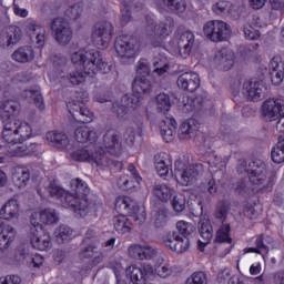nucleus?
Returning a JSON list of instances; mask_svg holds the SVG:
<instances>
[{"label": "nucleus", "mask_w": 284, "mask_h": 284, "mask_svg": "<svg viewBox=\"0 0 284 284\" xmlns=\"http://www.w3.org/2000/svg\"><path fill=\"white\" fill-rule=\"evenodd\" d=\"M71 61L82 70L72 71L67 75L68 81H70L72 85H81V83L85 82V77L90 74H97V72L108 74L112 70V67L103 61L101 51L97 49L75 51L71 54Z\"/></svg>", "instance_id": "f257e3e1"}, {"label": "nucleus", "mask_w": 284, "mask_h": 284, "mask_svg": "<svg viewBox=\"0 0 284 284\" xmlns=\"http://www.w3.org/2000/svg\"><path fill=\"white\" fill-rule=\"evenodd\" d=\"M21 112V105L13 100H7L0 105V119L3 124L2 139L9 145H19V134L17 132V116Z\"/></svg>", "instance_id": "f03ea898"}, {"label": "nucleus", "mask_w": 284, "mask_h": 284, "mask_svg": "<svg viewBox=\"0 0 284 284\" xmlns=\"http://www.w3.org/2000/svg\"><path fill=\"white\" fill-rule=\"evenodd\" d=\"M176 231L166 233L163 236V243L168 250L171 252H176V254H185L190 250V239L194 234L196 227L189 222L179 221L176 223Z\"/></svg>", "instance_id": "7ed1b4c3"}, {"label": "nucleus", "mask_w": 284, "mask_h": 284, "mask_svg": "<svg viewBox=\"0 0 284 284\" xmlns=\"http://www.w3.org/2000/svg\"><path fill=\"white\" fill-rule=\"evenodd\" d=\"M203 34L209 41L219 43L227 41V38L232 34V28L223 20H209L203 26Z\"/></svg>", "instance_id": "20e7f679"}, {"label": "nucleus", "mask_w": 284, "mask_h": 284, "mask_svg": "<svg viewBox=\"0 0 284 284\" xmlns=\"http://www.w3.org/2000/svg\"><path fill=\"white\" fill-rule=\"evenodd\" d=\"M29 236L34 250L44 252V250H50V247H52V237L50 236V233L43 230V225L34 217L31 219Z\"/></svg>", "instance_id": "39448f33"}, {"label": "nucleus", "mask_w": 284, "mask_h": 284, "mask_svg": "<svg viewBox=\"0 0 284 284\" xmlns=\"http://www.w3.org/2000/svg\"><path fill=\"white\" fill-rule=\"evenodd\" d=\"M200 174H203V164H191L185 168L183 162L175 161V179L180 185H193Z\"/></svg>", "instance_id": "423d86ee"}, {"label": "nucleus", "mask_w": 284, "mask_h": 284, "mask_svg": "<svg viewBox=\"0 0 284 284\" xmlns=\"http://www.w3.org/2000/svg\"><path fill=\"white\" fill-rule=\"evenodd\" d=\"M50 30L53 39L57 41L59 45H70L72 42V28L70 27V22L64 18L58 17L51 20Z\"/></svg>", "instance_id": "0eeeda50"}, {"label": "nucleus", "mask_w": 284, "mask_h": 284, "mask_svg": "<svg viewBox=\"0 0 284 284\" xmlns=\"http://www.w3.org/2000/svg\"><path fill=\"white\" fill-rule=\"evenodd\" d=\"M114 34V26L110 21H101L92 28V41L98 48H108Z\"/></svg>", "instance_id": "6e6552de"}, {"label": "nucleus", "mask_w": 284, "mask_h": 284, "mask_svg": "<svg viewBox=\"0 0 284 284\" xmlns=\"http://www.w3.org/2000/svg\"><path fill=\"white\" fill-rule=\"evenodd\" d=\"M284 114V101L282 99H267L261 106V118L266 123L277 121Z\"/></svg>", "instance_id": "1a4fd4ad"}, {"label": "nucleus", "mask_w": 284, "mask_h": 284, "mask_svg": "<svg viewBox=\"0 0 284 284\" xmlns=\"http://www.w3.org/2000/svg\"><path fill=\"white\" fill-rule=\"evenodd\" d=\"M118 159L119 158L110 154V152L100 149L93 154V160L91 163H95L100 170H108L109 168L113 172H121L123 169V162Z\"/></svg>", "instance_id": "9d476101"}, {"label": "nucleus", "mask_w": 284, "mask_h": 284, "mask_svg": "<svg viewBox=\"0 0 284 284\" xmlns=\"http://www.w3.org/2000/svg\"><path fill=\"white\" fill-rule=\"evenodd\" d=\"M68 112L78 123H92L94 113L88 109L83 101L70 100L67 102Z\"/></svg>", "instance_id": "9b49d317"}, {"label": "nucleus", "mask_w": 284, "mask_h": 284, "mask_svg": "<svg viewBox=\"0 0 284 284\" xmlns=\"http://www.w3.org/2000/svg\"><path fill=\"white\" fill-rule=\"evenodd\" d=\"M141 105V97L124 94L120 101L113 102L111 106L112 114L118 119H123L129 110H136Z\"/></svg>", "instance_id": "f8f14e48"}, {"label": "nucleus", "mask_w": 284, "mask_h": 284, "mask_svg": "<svg viewBox=\"0 0 284 284\" xmlns=\"http://www.w3.org/2000/svg\"><path fill=\"white\" fill-rule=\"evenodd\" d=\"M248 180L255 187H260L263 190L265 187V183H267V168L265 163L261 160H255L250 164Z\"/></svg>", "instance_id": "ddd939ff"}, {"label": "nucleus", "mask_w": 284, "mask_h": 284, "mask_svg": "<svg viewBox=\"0 0 284 284\" xmlns=\"http://www.w3.org/2000/svg\"><path fill=\"white\" fill-rule=\"evenodd\" d=\"M114 48L121 59H134L136 57V39L132 36L118 37Z\"/></svg>", "instance_id": "4468645a"}, {"label": "nucleus", "mask_w": 284, "mask_h": 284, "mask_svg": "<svg viewBox=\"0 0 284 284\" xmlns=\"http://www.w3.org/2000/svg\"><path fill=\"white\" fill-rule=\"evenodd\" d=\"M101 241L99 236H94L93 241L84 240L82 243L80 256L81 258H93L92 263L94 265H99V263H103V253L99 251V245Z\"/></svg>", "instance_id": "2eb2a0df"}, {"label": "nucleus", "mask_w": 284, "mask_h": 284, "mask_svg": "<svg viewBox=\"0 0 284 284\" xmlns=\"http://www.w3.org/2000/svg\"><path fill=\"white\" fill-rule=\"evenodd\" d=\"M102 145L112 156H121V135L119 131L110 129L103 135Z\"/></svg>", "instance_id": "dca6fc26"}, {"label": "nucleus", "mask_w": 284, "mask_h": 284, "mask_svg": "<svg viewBox=\"0 0 284 284\" xmlns=\"http://www.w3.org/2000/svg\"><path fill=\"white\" fill-rule=\"evenodd\" d=\"M242 94L246 101L254 103L261 101L263 97V82L245 80L242 85Z\"/></svg>", "instance_id": "f3484780"}, {"label": "nucleus", "mask_w": 284, "mask_h": 284, "mask_svg": "<svg viewBox=\"0 0 284 284\" xmlns=\"http://www.w3.org/2000/svg\"><path fill=\"white\" fill-rule=\"evenodd\" d=\"M22 32L17 26L6 27L0 33L1 48H12L21 41Z\"/></svg>", "instance_id": "a211bd4d"}, {"label": "nucleus", "mask_w": 284, "mask_h": 284, "mask_svg": "<svg viewBox=\"0 0 284 284\" xmlns=\"http://www.w3.org/2000/svg\"><path fill=\"white\" fill-rule=\"evenodd\" d=\"M196 45V37L192 31H183L178 41L179 52L182 59H187Z\"/></svg>", "instance_id": "6ab92c4d"}, {"label": "nucleus", "mask_w": 284, "mask_h": 284, "mask_svg": "<svg viewBox=\"0 0 284 284\" xmlns=\"http://www.w3.org/2000/svg\"><path fill=\"white\" fill-rule=\"evenodd\" d=\"M178 87L185 92H196L201 87V78L196 72H184L178 77Z\"/></svg>", "instance_id": "aec40b11"}, {"label": "nucleus", "mask_w": 284, "mask_h": 284, "mask_svg": "<svg viewBox=\"0 0 284 284\" xmlns=\"http://www.w3.org/2000/svg\"><path fill=\"white\" fill-rule=\"evenodd\" d=\"M172 28H174V19H172V17H166L163 21H160L153 27L154 37L160 39L153 43L154 48H160V45L163 44V39L170 37Z\"/></svg>", "instance_id": "412c9836"}, {"label": "nucleus", "mask_w": 284, "mask_h": 284, "mask_svg": "<svg viewBox=\"0 0 284 284\" xmlns=\"http://www.w3.org/2000/svg\"><path fill=\"white\" fill-rule=\"evenodd\" d=\"M133 93L131 97H140V105L143 101L142 94H152V81L145 75H136L132 83Z\"/></svg>", "instance_id": "4be33fe9"}, {"label": "nucleus", "mask_w": 284, "mask_h": 284, "mask_svg": "<svg viewBox=\"0 0 284 284\" xmlns=\"http://www.w3.org/2000/svg\"><path fill=\"white\" fill-rule=\"evenodd\" d=\"M214 63L216 68L227 72L234 67V53L230 49L220 50L214 57Z\"/></svg>", "instance_id": "5701e85b"}, {"label": "nucleus", "mask_w": 284, "mask_h": 284, "mask_svg": "<svg viewBox=\"0 0 284 284\" xmlns=\"http://www.w3.org/2000/svg\"><path fill=\"white\" fill-rule=\"evenodd\" d=\"M197 230H199L200 236H202L204 239V241H206L204 243L199 241V250L201 252H205V245H207V243H210V241H212V236L214 235L213 234L214 230L212 229V223H210V220H207V219L200 220L199 224H197Z\"/></svg>", "instance_id": "b1692460"}, {"label": "nucleus", "mask_w": 284, "mask_h": 284, "mask_svg": "<svg viewBox=\"0 0 284 284\" xmlns=\"http://www.w3.org/2000/svg\"><path fill=\"white\" fill-rule=\"evenodd\" d=\"M271 81L273 85H281L284 79V63L281 61L280 57H274L271 60Z\"/></svg>", "instance_id": "393cba45"}, {"label": "nucleus", "mask_w": 284, "mask_h": 284, "mask_svg": "<svg viewBox=\"0 0 284 284\" xmlns=\"http://www.w3.org/2000/svg\"><path fill=\"white\" fill-rule=\"evenodd\" d=\"M97 130L90 126H80L74 131V139L78 143H94L97 142Z\"/></svg>", "instance_id": "a878e982"}, {"label": "nucleus", "mask_w": 284, "mask_h": 284, "mask_svg": "<svg viewBox=\"0 0 284 284\" xmlns=\"http://www.w3.org/2000/svg\"><path fill=\"white\" fill-rule=\"evenodd\" d=\"M176 120L174 118H165L160 122V132L166 143H170L176 134Z\"/></svg>", "instance_id": "bb28decb"}, {"label": "nucleus", "mask_w": 284, "mask_h": 284, "mask_svg": "<svg viewBox=\"0 0 284 284\" xmlns=\"http://www.w3.org/2000/svg\"><path fill=\"white\" fill-rule=\"evenodd\" d=\"M19 202L9 200L0 210V220L12 221V219H19Z\"/></svg>", "instance_id": "cd10ccee"}, {"label": "nucleus", "mask_w": 284, "mask_h": 284, "mask_svg": "<svg viewBox=\"0 0 284 284\" xmlns=\"http://www.w3.org/2000/svg\"><path fill=\"white\" fill-rule=\"evenodd\" d=\"M37 258L39 257H32L30 251L23 245L19 246L16 250V261L17 263H19V265H28L29 263H32L33 267H41V265H43V262L37 263Z\"/></svg>", "instance_id": "c85d7f7f"}, {"label": "nucleus", "mask_w": 284, "mask_h": 284, "mask_svg": "<svg viewBox=\"0 0 284 284\" xmlns=\"http://www.w3.org/2000/svg\"><path fill=\"white\" fill-rule=\"evenodd\" d=\"M11 57L18 63H30L34 60V49L30 45L20 47Z\"/></svg>", "instance_id": "c756f323"}, {"label": "nucleus", "mask_w": 284, "mask_h": 284, "mask_svg": "<svg viewBox=\"0 0 284 284\" xmlns=\"http://www.w3.org/2000/svg\"><path fill=\"white\" fill-rule=\"evenodd\" d=\"M45 138L47 141H49V143H51V145L58 150H63V148H67V145L70 143V140H68V135H65V133L50 131L47 133Z\"/></svg>", "instance_id": "7c9ffc66"}, {"label": "nucleus", "mask_w": 284, "mask_h": 284, "mask_svg": "<svg viewBox=\"0 0 284 284\" xmlns=\"http://www.w3.org/2000/svg\"><path fill=\"white\" fill-rule=\"evenodd\" d=\"M152 192L153 196H156L162 203H168L174 196V189L165 184H155Z\"/></svg>", "instance_id": "2f4dec72"}, {"label": "nucleus", "mask_w": 284, "mask_h": 284, "mask_svg": "<svg viewBox=\"0 0 284 284\" xmlns=\"http://www.w3.org/2000/svg\"><path fill=\"white\" fill-rule=\"evenodd\" d=\"M134 201L128 196H120L115 200V210L119 213V216H129L134 206Z\"/></svg>", "instance_id": "473e14b6"}, {"label": "nucleus", "mask_w": 284, "mask_h": 284, "mask_svg": "<svg viewBox=\"0 0 284 284\" xmlns=\"http://www.w3.org/2000/svg\"><path fill=\"white\" fill-rule=\"evenodd\" d=\"M28 31L31 39H36V42L38 45H43V42L45 41V29L39 24H37L36 21L28 23Z\"/></svg>", "instance_id": "72a5a7b5"}, {"label": "nucleus", "mask_w": 284, "mask_h": 284, "mask_svg": "<svg viewBox=\"0 0 284 284\" xmlns=\"http://www.w3.org/2000/svg\"><path fill=\"white\" fill-rule=\"evenodd\" d=\"M70 187L71 192L78 197H85L88 194H90V187H88V183L79 178L71 180Z\"/></svg>", "instance_id": "f704fd0d"}, {"label": "nucleus", "mask_w": 284, "mask_h": 284, "mask_svg": "<svg viewBox=\"0 0 284 284\" xmlns=\"http://www.w3.org/2000/svg\"><path fill=\"white\" fill-rule=\"evenodd\" d=\"M113 225L119 234H128L132 230V220L128 215H118L113 217Z\"/></svg>", "instance_id": "c9c22d12"}, {"label": "nucleus", "mask_w": 284, "mask_h": 284, "mask_svg": "<svg viewBox=\"0 0 284 284\" xmlns=\"http://www.w3.org/2000/svg\"><path fill=\"white\" fill-rule=\"evenodd\" d=\"M72 234H74V231L70 226L62 224L54 230L53 236L57 243L62 245V243L72 239Z\"/></svg>", "instance_id": "e433bc0d"}, {"label": "nucleus", "mask_w": 284, "mask_h": 284, "mask_svg": "<svg viewBox=\"0 0 284 284\" xmlns=\"http://www.w3.org/2000/svg\"><path fill=\"white\" fill-rule=\"evenodd\" d=\"M267 241H272V237L258 235L255 241L256 247H250L248 252L265 256V254H268L270 252V246L267 245Z\"/></svg>", "instance_id": "4c0bfd02"}, {"label": "nucleus", "mask_w": 284, "mask_h": 284, "mask_svg": "<svg viewBox=\"0 0 284 284\" xmlns=\"http://www.w3.org/2000/svg\"><path fill=\"white\" fill-rule=\"evenodd\" d=\"M231 210H232V204L230 203L229 200L220 201L216 205L215 219L221 221V223H225Z\"/></svg>", "instance_id": "58836bf2"}, {"label": "nucleus", "mask_w": 284, "mask_h": 284, "mask_svg": "<svg viewBox=\"0 0 284 284\" xmlns=\"http://www.w3.org/2000/svg\"><path fill=\"white\" fill-rule=\"evenodd\" d=\"M71 159H73V161H79V162H88V163H92L94 153L92 152V150L85 148H81V149H77L75 151L70 153Z\"/></svg>", "instance_id": "ea45409f"}, {"label": "nucleus", "mask_w": 284, "mask_h": 284, "mask_svg": "<svg viewBox=\"0 0 284 284\" xmlns=\"http://www.w3.org/2000/svg\"><path fill=\"white\" fill-rule=\"evenodd\" d=\"M162 2L173 14H183L187 10L185 0H162Z\"/></svg>", "instance_id": "a19ab883"}, {"label": "nucleus", "mask_w": 284, "mask_h": 284, "mask_svg": "<svg viewBox=\"0 0 284 284\" xmlns=\"http://www.w3.org/2000/svg\"><path fill=\"white\" fill-rule=\"evenodd\" d=\"M16 132H18L20 143H23L32 136V126L27 122L19 123V120L16 119Z\"/></svg>", "instance_id": "79ce46f5"}, {"label": "nucleus", "mask_w": 284, "mask_h": 284, "mask_svg": "<svg viewBox=\"0 0 284 284\" xmlns=\"http://www.w3.org/2000/svg\"><path fill=\"white\" fill-rule=\"evenodd\" d=\"M128 216H130L131 221H134L136 225H142V223H145L146 219L145 207L139 206L135 202Z\"/></svg>", "instance_id": "37998d69"}, {"label": "nucleus", "mask_w": 284, "mask_h": 284, "mask_svg": "<svg viewBox=\"0 0 284 284\" xmlns=\"http://www.w3.org/2000/svg\"><path fill=\"white\" fill-rule=\"evenodd\" d=\"M4 234H0V252L8 250L12 241H14L16 232L14 227L7 225Z\"/></svg>", "instance_id": "c03bdc74"}, {"label": "nucleus", "mask_w": 284, "mask_h": 284, "mask_svg": "<svg viewBox=\"0 0 284 284\" xmlns=\"http://www.w3.org/2000/svg\"><path fill=\"white\" fill-rule=\"evenodd\" d=\"M156 110L158 112H170L172 108V100L168 93H160L155 98Z\"/></svg>", "instance_id": "a18cd8bd"}, {"label": "nucleus", "mask_w": 284, "mask_h": 284, "mask_svg": "<svg viewBox=\"0 0 284 284\" xmlns=\"http://www.w3.org/2000/svg\"><path fill=\"white\" fill-rule=\"evenodd\" d=\"M12 181L18 187H26L30 182V171L20 169L12 175Z\"/></svg>", "instance_id": "49530a36"}, {"label": "nucleus", "mask_w": 284, "mask_h": 284, "mask_svg": "<svg viewBox=\"0 0 284 284\" xmlns=\"http://www.w3.org/2000/svg\"><path fill=\"white\" fill-rule=\"evenodd\" d=\"M272 161L274 163H284V138L280 139L271 151Z\"/></svg>", "instance_id": "de8ad7c7"}, {"label": "nucleus", "mask_w": 284, "mask_h": 284, "mask_svg": "<svg viewBox=\"0 0 284 284\" xmlns=\"http://www.w3.org/2000/svg\"><path fill=\"white\" fill-rule=\"evenodd\" d=\"M40 221L44 225H54L59 221V215L54 209H47L40 213Z\"/></svg>", "instance_id": "09e8293b"}, {"label": "nucleus", "mask_w": 284, "mask_h": 284, "mask_svg": "<svg viewBox=\"0 0 284 284\" xmlns=\"http://www.w3.org/2000/svg\"><path fill=\"white\" fill-rule=\"evenodd\" d=\"M74 212H77L81 217L88 216L90 214V202H88V199L84 197H78V201L75 202L73 206Z\"/></svg>", "instance_id": "8fccbe9b"}, {"label": "nucleus", "mask_w": 284, "mask_h": 284, "mask_svg": "<svg viewBox=\"0 0 284 284\" xmlns=\"http://www.w3.org/2000/svg\"><path fill=\"white\" fill-rule=\"evenodd\" d=\"M230 224H222L216 232L215 241L216 243H232V237H230Z\"/></svg>", "instance_id": "3c124183"}, {"label": "nucleus", "mask_w": 284, "mask_h": 284, "mask_svg": "<svg viewBox=\"0 0 284 284\" xmlns=\"http://www.w3.org/2000/svg\"><path fill=\"white\" fill-rule=\"evenodd\" d=\"M126 272L133 284L145 283V274L141 267L130 266Z\"/></svg>", "instance_id": "603ef678"}, {"label": "nucleus", "mask_w": 284, "mask_h": 284, "mask_svg": "<svg viewBox=\"0 0 284 284\" xmlns=\"http://www.w3.org/2000/svg\"><path fill=\"white\" fill-rule=\"evenodd\" d=\"M26 97H29V99H32L34 105L37 108H39L40 110L45 109V103L43 102V95L41 94V91L28 90V91H26Z\"/></svg>", "instance_id": "864d4df0"}, {"label": "nucleus", "mask_w": 284, "mask_h": 284, "mask_svg": "<svg viewBox=\"0 0 284 284\" xmlns=\"http://www.w3.org/2000/svg\"><path fill=\"white\" fill-rule=\"evenodd\" d=\"M200 190H202V192H207L210 196H214V194H216L219 190V186H216V180H214V178H209L204 180L200 184Z\"/></svg>", "instance_id": "5fc2aeb1"}, {"label": "nucleus", "mask_w": 284, "mask_h": 284, "mask_svg": "<svg viewBox=\"0 0 284 284\" xmlns=\"http://www.w3.org/2000/svg\"><path fill=\"white\" fill-rule=\"evenodd\" d=\"M171 205L174 210V212L181 213L185 210L187 202L185 200V195L179 193L173 196V200L171 202Z\"/></svg>", "instance_id": "6e6d98bb"}, {"label": "nucleus", "mask_w": 284, "mask_h": 284, "mask_svg": "<svg viewBox=\"0 0 284 284\" xmlns=\"http://www.w3.org/2000/svg\"><path fill=\"white\" fill-rule=\"evenodd\" d=\"M155 170H161V165H172V159L170 154L165 152H160L154 155Z\"/></svg>", "instance_id": "4d7b16f0"}, {"label": "nucleus", "mask_w": 284, "mask_h": 284, "mask_svg": "<svg viewBox=\"0 0 284 284\" xmlns=\"http://www.w3.org/2000/svg\"><path fill=\"white\" fill-rule=\"evenodd\" d=\"M60 200L64 207H72L73 210L74 205L77 204V201H79V195L64 191Z\"/></svg>", "instance_id": "13d9d810"}, {"label": "nucleus", "mask_w": 284, "mask_h": 284, "mask_svg": "<svg viewBox=\"0 0 284 284\" xmlns=\"http://www.w3.org/2000/svg\"><path fill=\"white\" fill-rule=\"evenodd\" d=\"M213 12L215 14H230V10H232V3L230 1H219L212 7Z\"/></svg>", "instance_id": "bf43d9fd"}, {"label": "nucleus", "mask_w": 284, "mask_h": 284, "mask_svg": "<svg viewBox=\"0 0 284 284\" xmlns=\"http://www.w3.org/2000/svg\"><path fill=\"white\" fill-rule=\"evenodd\" d=\"M194 132V126L191 121H184L178 131L180 139H190V135Z\"/></svg>", "instance_id": "052dcab7"}, {"label": "nucleus", "mask_w": 284, "mask_h": 284, "mask_svg": "<svg viewBox=\"0 0 284 284\" xmlns=\"http://www.w3.org/2000/svg\"><path fill=\"white\" fill-rule=\"evenodd\" d=\"M37 143L20 142L19 145L14 148V151L18 153L24 152V154H34V152H37Z\"/></svg>", "instance_id": "680f3d73"}, {"label": "nucleus", "mask_w": 284, "mask_h": 284, "mask_svg": "<svg viewBox=\"0 0 284 284\" xmlns=\"http://www.w3.org/2000/svg\"><path fill=\"white\" fill-rule=\"evenodd\" d=\"M150 62L148 61V59H141L138 62V67H136V77H150Z\"/></svg>", "instance_id": "e2e57ef3"}, {"label": "nucleus", "mask_w": 284, "mask_h": 284, "mask_svg": "<svg viewBox=\"0 0 284 284\" xmlns=\"http://www.w3.org/2000/svg\"><path fill=\"white\" fill-rule=\"evenodd\" d=\"M186 284H207V275L203 272H194L186 278Z\"/></svg>", "instance_id": "0e129e2a"}, {"label": "nucleus", "mask_w": 284, "mask_h": 284, "mask_svg": "<svg viewBox=\"0 0 284 284\" xmlns=\"http://www.w3.org/2000/svg\"><path fill=\"white\" fill-rule=\"evenodd\" d=\"M47 192H49L50 196L53 199H61L63 194H65V190L57 184V182H50L47 186Z\"/></svg>", "instance_id": "69168bd1"}, {"label": "nucleus", "mask_w": 284, "mask_h": 284, "mask_svg": "<svg viewBox=\"0 0 284 284\" xmlns=\"http://www.w3.org/2000/svg\"><path fill=\"white\" fill-rule=\"evenodd\" d=\"M243 32H244L245 39H247L248 41H256V39L261 37V31H258V29L250 24L243 28Z\"/></svg>", "instance_id": "338daca9"}, {"label": "nucleus", "mask_w": 284, "mask_h": 284, "mask_svg": "<svg viewBox=\"0 0 284 284\" xmlns=\"http://www.w3.org/2000/svg\"><path fill=\"white\" fill-rule=\"evenodd\" d=\"M116 183H118V187H120V190H123L125 192L134 187V182L130 180V176L128 175L120 176Z\"/></svg>", "instance_id": "774afa93"}]
</instances>
